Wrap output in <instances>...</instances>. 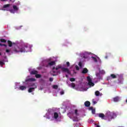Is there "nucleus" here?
Segmentation results:
<instances>
[{"instance_id": "obj_1", "label": "nucleus", "mask_w": 127, "mask_h": 127, "mask_svg": "<svg viewBox=\"0 0 127 127\" xmlns=\"http://www.w3.org/2000/svg\"><path fill=\"white\" fill-rule=\"evenodd\" d=\"M28 49H29V45L27 44H24L22 46H20L19 47H18L17 46H16L13 50V52H15V53H18L19 52H27L28 51Z\"/></svg>"}, {"instance_id": "obj_2", "label": "nucleus", "mask_w": 127, "mask_h": 127, "mask_svg": "<svg viewBox=\"0 0 127 127\" xmlns=\"http://www.w3.org/2000/svg\"><path fill=\"white\" fill-rule=\"evenodd\" d=\"M98 117L101 118L102 120H106L105 118H107L108 121H110L112 119H114V113L111 112H108L106 113V116L103 113H100L98 114Z\"/></svg>"}, {"instance_id": "obj_3", "label": "nucleus", "mask_w": 127, "mask_h": 127, "mask_svg": "<svg viewBox=\"0 0 127 127\" xmlns=\"http://www.w3.org/2000/svg\"><path fill=\"white\" fill-rule=\"evenodd\" d=\"M76 116L73 117L72 118V121L73 122H79V119L78 118V116H79V113H78V110L75 109L74 110V113Z\"/></svg>"}, {"instance_id": "obj_4", "label": "nucleus", "mask_w": 127, "mask_h": 127, "mask_svg": "<svg viewBox=\"0 0 127 127\" xmlns=\"http://www.w3.org/2000/svg\"><path fill=\"white\" fill-rule=\"evenodd\" d=\"M87 81L88 82V85L89 86H91V87H93V86L95 85V84H94V83H93V82H92V79H91V77L90 76H88L87 77Z\"/></svg>"}, {"instance_id": "obj_5", "label": "nucleus", "mask_w": 127, "mask_h": 127, "mask_svg": "<svg viewBox=\"0 0 127 127\" xmlns=\"http://www.w3.org/2000/svg\"><path fill=\"white\" fill-rule=\"evenodd\" d=\"M62 66L60 64V65H58V66H56V67L55 68V66H54L53 67V73H56V71H54V70H56V71H57V70H58L59 69H62Z\"/></svg>"}, {"instance_id": "obj_6", "label": "nucleus", "mask_w": 127, "mask_h": 127, "mask_svg": "<svg viewBox=\"0 0 127 127\" xmlns=\"http://www.w3.org/2000/svg\"><path fill=\"white\" fill-rule=\"evenodd\" d=\"M62 72H64L65 73H67L69 74H71V72H70V70L68 68L63 67L62 68Z\"/></svg>"}, {"instance_id": "obj_7", "label": "nucleus", "mask_w": 127, "mask_h": 127, "mask_svg": "<svg viewBox=\"0 0 127 127\" xmlns=\"http://www.w3.org/2000/svg\"><path fill=\"white\" fill-rule=\"evenodd\" d=\"M67 116L69 117V119H73V117L74 116V113L72 111L69 112L67 113Z\"/></svg>"}, {"instance_id": "obj_8", "label": "nucleus", "mask_w": 127, "mask_h": 127, "mask_svg": "<svg viewBox=\"0 0 127 127\" xmlns=\"http://www.w3.org/2000/svg\"><path fill=\"white\" fill-rule=\"evenodd\" d=\"M29 87H32V88H34V89H36L37 88V86H36L34 83H30L29 84Z\"/></svg>"}, {"instance_id": "obj_9", "label": "nucleus", "mask_w": 127, "mask_h": 127, "mask_svg": "<svg viewBox=\"0 0 127 127\" xmlns=\"http://www.w3.org/2000/svg\"><path fill=\"white\" fill-rule=\"evenodd\" d=\"M56 63L54 61L51 62L49 63L47 65V67H48V66H53V65H55Z\"/></svg>"}, {"instance_id": "obj_10", "label": "nucleus", "mask_w": 127, "mask_h": 127, "mask_svg": "<svg viewBox=\"0 0 127 127\" xmlns=\"http://www.w3.org/2000/svg\"><path fill=\"white\" fill-rule=\"evenodd\" d=\"M91 105V103L89 101H86L84 103V106H85L87 107H89Z\"/></svg>"}, {"instance_id": "obj_11", "label": "nucleus", "mask_w": 127, "mask_h": 127, "mask_svg": "<svg viewBox=\"0 0 127 127\" xmlns=\"http://www.w3.org/2000/svg\"><path fill=\"white\" fill-rule=\"evenodd\" d=\"M26 86H19V90H21V91H23L24 90H26Z\"/></svg>"}, {"instance_id": "obj_12", "label": "nucleus", "mask_w": 127, "mask_h": 127, "mask_svg": "<svg viewBox=\"0 0 127 127\" xmlns=\"http://www.w3.org/2000/svg\"><path fill=\"white\" fill-rule=\"evenodd\" d=\"M88 69L87 68H84L82 71V74H86V73L88 72Z\"/></svg>"}, {"instance_id": "obj_13", "label": "nucleus", "mask_w": 127, "mask_h": 127, "mask_svg": "<svg viewBox=\"0 0 127 127\" xmlns=\"http://www.w3.org/2000/svg\"><path fill=\"white\" fill-rule=\"evenodd\" d=\"M31 75H36V74H38V71L37 70H32L31 72Z\"/></svg>"}, {"instance_id": "obj_14", "label": "nucleus", "mask_w": 127, "mask_h": 127, "mask_svg": "<svg viewBox=\"0 0 127 127\" xmlns=\"http://www.w3.org/2000/svg\"><path fill=\"white\" fill-rule=\"evenodd\" d=\"M59 117V115H58V113H57V112H55L54 114V119H58V117Z\"/></svg>"}, {"instance_id": "obj_15", "label": "nucleus", "mask_w": 127, "mask_h": 127, "mask_svg": "<svg viewBox=\"0 0 127 127\" xmlns=\"http://www.w3.org/2000/svg\"><path fill=\"white\" fill-rule=\"evenodd\" d=\"M113 100L115 102H119L120 101V97H119V96H117L113 98Z\"/></svg>"}, {"instance_id": "obj_16", "label": "nucleus", "mask_w": 127, "mask_h": 127, "mask_svg": "<svg viewBox=\"0 0 127 127\" xmlns=\"http://www.w3.org/2000/svg\"><path fill=\"white\" fill-rule=\"evenodd\" d=\"M34 90H35V88L31 87V88H29L28 91L29 93H31L32 92H33V91H34Z\"/></svg>"}, {"instance_id": "obj_17", "label": "nucleus", "mask_w": 127, "mask_h": 127, "mask_svg": "<svg viewBox=\"0 0 127 127\" xmlns=\"http://www.w3.org/2000/svg\"><path fill=\"white\" fill-rule=\"evenodd\" d=\"M110 76H111V79H116V78H117V76L116 75V74H111Z\"/></svg>"}, {"instance_id": "obj_18", "label": "nucleus", "mask_w": 127, "mask_h": 127, "mask_svg": "<svg viewBox=\"0 0 127 127\" xmlns=\"http://www.w3.org/2000/svg\"><path fill=\"white\" fill-rule=\"evenodd\" d=\"M13 8L15 11H17V10H18V7H17V6L15 5H13Z\"/></svg>"}, {"instance_id": "obj_19", "label": "nucleus", "mask_w": 127, "mask_h": 127, "mask_svg": "<svg viewBox=\"0 0 127 127\" xmlns=\"http://www.w3.org/2000/svg\"><path fill=\"white\" fill-rule=\"evenodd\" d=\"M7 43L8 44L9 47H11L12 46V42H11L10 41H7Z\"/></svg>"}, {"instance_id": "obj_20", "label": "nucleus", "mask_w": 127, "mask_h": 127, "mask_svg": "<svg viewBox=\"0 0 127 127\" xmlns=\"http://www.w3.org/2000/svg\"><path fill=\"white\" fill-rule=\"evenodd\" d=\"M10 6V4H6L3 5V8H6V7H9Z\"/></svg>"}, {"instance_id": "obj_21", "label": "nucleus", "mask_w": 127, "mask_h": 127, "mask_svg": "<svg viewBox=\"0 0 127 127\" xmlns=\"http://www.w3.org/2000/svg\"><path fill=\"white\" fill-rule=\"evenodd\" d=\"M95 96H96L97 97L100 96V91H96L95 92Z\"/></svg>"}, {"instance_id": "obj_22", "label": "nucleus", "mask_w": 127, "mask_h": 127, "mask_svg": "<svg viewBox=\"0 0 127 127\" xmlns=\"http://www.w3.org/2000/svg\"><path fill=\"white\" fill-rule=\"evenodd\" d=\"M28 81H35V78H29L27 80H26V82H28Z\"/></svg>"}, {"instance_id": "obj_23", "label": "nucleus", "mask_w": 127, "mask_h": 127, "mask_svg": "<svg viewBox=\"0 0 127 127\" xmlns=\"http://www.w3.org/2000/svg\"><path fill=\"white\" fill-rule=\"evenodd\" d=\"M91 58L93 59V60H94L95 62H98L97 58H96L95 57H91Z\"/></svg>"}, {"instance_id": "obj_24", "label": "nucleus", "mask_w": 127, "mask_h": 127, "mask_svg": "<svg viewBox=\"0 0 127 127\" xmlns=\"http://www.w3.org/2000/svg\"><path fill=\"white\" fill-rule=\"evenodd\" d=\"M35 77H36V78H41V74H38L37 73L35 75Z\"/></svg>"}, {"instance_id": "obj_25", "label": "nucleus", "mask_w": 127, "mask_h": 127, "mask_svg": "<svg viewBox=\"0 0 127 127\" xmlns=\"http://www.w3.org/2000/svg\"><path fill=\"white\" fill-rule=\"evenodd\" d=\"M0 41L4 43H5V42H6V40H5V39H0Z\"/></svg>"}, {"instance_id": "obj_26", "label": "nucleus", "mask_w": 127, "mask_h": 127, "mask_svg": "<svg viewBox=\"0 0 127 127\" xmlns=\"http://www.w3.org/2000/svg\"><path fill=\"white\" fill-rule=\"evenodd\" d=\"M4 65V62L2 61H0V65H1V67Z\"/></svg>"}, {"instance_id": "obj_27", "label": "nucleus", "mask_w": 127, "mask_h": 127, "mask_svg": "<svg viewBox=\"0 0 127 127\" xmlns=\"http://www.w3.org/2000/svg\"><path fill=\"white\" fill-rule=\"evenodd\" d=\"M53 89H58V85H53Z\"/></svg>"}, {"instance_id": "obj_28", "label": "nucleus", "mask_w": 127, "mask_h": 127, "mask_svg": "<svg viewBox=\"0 0 127 127\" xmlns=\"http://www.w3.org/2000/svg\"><path fill=\"white\" fill-rule=\"evenodd\" d=\"M75 83H71V87H72V88H75Z\"/></svg>"}, {"instance_id": "obj_29", "label": "nucleus", "mask_w": 127, "mask_h": 127, "mask_svg": "<svg viewBox=\"0 0 127 127\" xmlns=\"http://www.w3.org/2000/svg\"><path fill=\"white\" fill-rule=\"evenodd\" d=\"M69 80L70 81V82H74L75 78H70Z\"/></svg>"}, {"instance_id": "obj_30", "label": "nucleus", "mask_w": 127, "mask_h": 127, "mask_svg": "<svg viewBox=\"0 0 127 127\" xmlns=\"http://www.w3.org/2000/svg\"><path fill=\"white\" fill-rule=\"evenodd\" d=\"M91 112H92V114H93V115H95V113H96V110L93 109V110H91Z\"/></svg>"}, {"instance_id": "obj_31", "label": "nucleus", "mask_w": 127, "mask_h": 127, "mask_svg": "<svg viewBox=\"0 0 127 127\" xmlns=\"http://www.w3.org/2000/svg\"><path fill=\"white\" fill-rule=\"evenodd\" d=\"M78 65L79 66V67L80 68H82V63L81 62H80L79 63H78Z\"/></svg>"}, {"instance_id": "obj_32", "label": "nucleus", "mask_w": 127, "mask_h": 127, "mask_svg": "<svg viewBox=\"0 0 127 127\" xmlns=\"http://www.w3.org/2000/svg\"><path fill=\"white\" fill-rule=\"evenodd\" d=\"M107 80L108 81H109V80H112V77H111V75H110V76L107 77Z\"/></svg>"}, {"instance_id": "obj_33", "label": "nucleus", "mask_w": 127, "mask_h": 127, "mask_svg": "<svg viewBox=\"0 0 127 127\" xmlns=\"http://www.w3.org/2000/svg\"><path fill=\"white\" fill-rule=\"evenodd\" d=\"M89 110L90 111H92V110H94V107H89Z\"/></svg>"}, {"instance_id": "obj_34", "label": "nucleus", "mask_w": 127, "mask_h": 127, "mask_svg": "<svg viewBox=\"0 0 127 127\" xmlns=\"http://www.w3.org/2000/svg\"><path fill=\"white\" fill-rule=\"evenodd\" d=\"M10 11L11 13H14V10H13V9L10 10Z\"/></svg>"}, {"instance_id": "obj_35", "label": "nucleus", "mask_w": 127, "mask_h": 127, "mask_svg": "<svg viewBox=\"0 0 127 127\" xmlns=\"http://www.w3.org/2000/svg\"><path fill=\"white\" fill-rule=\"evenodd\" d=\"M49 81H50V82H53V78L52 77L50 78Z\"/></svg>"}, {"instance_id": "obj_36", "label": "nucleus", "mask_w": 127, "mask_h": 127, "mask_svg": "<svg viewBox=\"0 0 127 127\" xmlns=\"http://www.w3.org/2000/svg\"><path fill=\"white\" fill-rule=\"evenodd\" d=\"M66 65L67 67H69V66H70V63H69V62H66Z\"/></svg>"}, {"instance_id": "obj_37", "label": "nucleus", "mask_w": 127, "mask_h": 127, "mask_svg": "<svg viewBox=\"0 0 127 127\" xmlns=\"http://www.w3.org/2000/svg\"><path fill=\"white\" fill-rule=\"evenodd\" d=\"M75 68L76 70H79L80 68H79V66H78V65H76L75 66Z\"/></svg>"}, {"instance_id": "obj_38", "label": "nucleus", "mask_w": 127, "mask_h": 127, "mask_svg": "<svg viewBox=\"0 0 127 127\" xmlns=\"http://www.w3.org/2000/svg\"><path fill=\"white\" fill-rule=\"evenodd\" d=\"M6 53H9V52H10V51L8 49H6Z\"/></svg>"}, {"instance_id": "obj_39", "label": "nucleus", "mask_w": 127, "mask_h": 127, "mask_svg": "<svg viewBox=\"0 0 127 127\" xmlns=\"http://www.w3.org/2000/svg\"><path fill=\"white\" fill-rule=\"evenodd\" d=\"M0 45L2 46L1 44L0 43ZM3 46H4L5 47H6L7 46V45H5V44H3L2 45Z\"/></svg>"}, {"instance_id": "obj_40", "label": "nucleus", "mask_w": 127, "mask_h": 127, "mask_svg": "<svg viewBox=\"0 0 127 127\" xmlns=\"http://www.w3.org/2000/svg\"><path fill=\"white\" fill-rule=\"evenodd\" d=\"M61 95H64V91H61Z\"/></svg>"}, {"instance_id": "obj_41", "label": "nucleus", "mask_w": 127, "mask_h": 127, "mask_svg": "<svg viewBox=\"0 0 127 127\" xmlns=\"http://www.w3.org/2000/svg\"><path fill=\"white\" fill-rule=\"evenodd\" d=\"M93 103L95 105L97 104V102H96L95 101H93Z\"/></svg>"}, {"instance_id": "obj_42", "label": "nucleus", "mask_w": 127, "mask_h": 127, "mask_svg": "<svg viewBox=\"0 0 127 127\" xmlns=\"http://www.w3.org/2000/svg\"><path fill=\"white\" fill-rule=\"evenodd\" d=\"M0 0V1H7V0Z\"/></svg>"}, {"instance_id": "obj_43", "label": "nucleus", "mask_w": 127, "mask_h": 127, "mask_svg": "<svg viewBox=\"0 0 127 127\" xmlns=\"http://www.w3.org/2000/svg\"><path fill=\"white\" fill-rule=\"evenodd\" d=\"M48 61H51V59H49L47 60Z\"/></svg>"}, {"instance_id": "obj_44", "label": "nucleus", "mask_w": 127, "mask_h": 127, "mask_svg": "<svg viewBox=\"0 0 127 127\" xmlns=\"http://www.w3.org/2000/svg\"><path fill=\"white\" fill-rule=\"evenodd\" d=\"M65 77H66V78H68V75L66 74Z\"/></svg>"}, {"instance_id": "obj_45", "label": "nucleus", "mask_w": 127, "mask_h": 127, "mask_svg": "<svg viewBox=\"0 0 127 127\" xmlns=\"http://www.w3.org/2000/svg\"><path fill=\"white\" fill-rule=\"evenodd\" d=\"M95 127H100L99 125H96Z\"/></svg>"}, {"instance_id": "obj_46", "label": "nucleus", "mask_w": 127, "mask_h": 127, "mask_svg": "<svg viewBox=\"0 0 127 127\" xmlns=\"http://www.w3.org/2000/svg\"><path fill=\"white\" fill-rule=\"evenodd\" d=\"M102 73H105V71L102 70Z\"/></svg>"}, {"instance_id": "obj_47", "label": "nucleus", "mask_w": 127, "mask_h": 127, "mask_svg": "<svg viewBox=\"0 0 127 127\" xmlns=\"http://www.w3.org/2000/svg\"><path fill=\"white\" fill-rule=\"evenodd\" d=\"M105 58L107 59V58H108V56L105 57Z\"/></svg>"}, {"instance_id": "obj_48", "label": "nucleus", "mask_w": 127, "mask_h": 127, "mask_svg": "<svg viewBox=\"0 0 127 127\" xmlns=\"http://www.w3.org/2000/svg\"><path fill=\"white\" fill-rule=\"evenodd\" d=\"M2 10H4V9H3V8H2Z\"/></svg>"}, {"instance_id": "obj_49", "label": "nucleus", "mask_w": 127, "mask_h": 127, "mask_svg": "<svg viewBox=\"0 0 127 127\" xmlns=\"http://www.w3.org/2000/svg\"><path fill=\"white\" fill-rule=\"evenodd\" d=\"M0 55H1V53H0Z\"/></svg>"}]
</instances>
